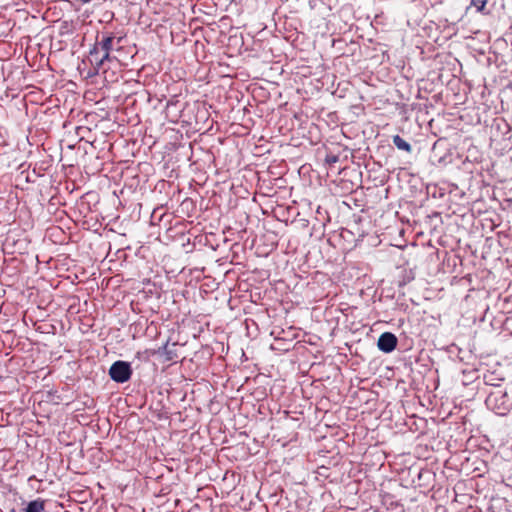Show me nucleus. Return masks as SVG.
Segmentation results:
<instances>
[{
	"label": "nucleus",
	"instance_id": "10",
	"mask_svg": "<svg viewBox=\"0 0 512 512\" xmlns=\"http://www.w3.org/2000/svg\"><path fill=\"white\" fill-rule=\"evenodd\" d=\"M339 161V156L336 154H327L325 157V163L329 166L334 165Z\"/></svg>",
	"mask_w": 512,
	"mask_h": 512
},
{
	"label": "nucleus",
	"instance_id": "1",
	"mask_svg": "<svg viewBox=\"0 0 512 512\" xmlns=\"http://www.w3.org/2000/svg\"><path fill=\"white\" fill-rule=\"evenodd\" d=\"M115 35L112 32H103L97 35L96 43L89 52L90 62L98 72L105 62H110L115 57L111 56L114 47Z\"/></svg>",
	"mask_w": 512,
	"mask_h": 512
},
{
	"label": "nucleus",
	"instance_id": "11",
	"mask_svg": "<svg viewBox=\"0 0 512 512\" xmlns=\"http://www.w3.org/2000/svg\"><path fill=\"white\" fill-rule=\"evenodd\" d=\"M33 479H36L35 475H32L30 478H29V481L33 480Z\"/></svg>",
	"mask_w": 512,
	"mask_h": 512
},
{
	"label": "nucleus",
	"instance_id": "2",
	"mask_svg": "<svg viewBox=\"0 0 512 512\" xmlns=\"http://www.w3.org/2000/svg\"><path fill=\"white\" fill-rule=\"evenodd\" d=\"M485 405L495 414L504 416L512 409V396L506 389L496 387L487 391Z\"/></svg>",
	"mask_w": 512,
	"mask_h": 512
},
{
	"label": "nucleus",
	"instance_id": "9",
	"mask_svg": "<svg viewBox=\"0 0 512 512\" xmlns=\"http://www.w3.org/2000/svg\"><path fill=\"white\" fill-rule=\"evenodd\" d=\"M489 0H471V5L475 7L477 12L485 14L486 4Z\"/></svg>",
	"mask_w": 512,
	"mask_h": 512
},
{
	"label": "nucleus",
	"instance_id": "7",
	"mask_svg": "<svg viewBox=\"0 0 512 512\" xmlns=\"http://www.w3.org/2000/svg\"><path fill=\"white\" fill-rule=\"evenodd\" d=\"M483 380L485 385L489 386L491 389H495L496 387H502L501 382L504 379L498 377L494 372H488L484 374Z\"/></svg>",
	"mask_w": 512,
	"mask_h": 512
},
{
	"label": "nucleus",
	"instance_id": "5",
	"mask_svg": "<svg viewBox=\"0 0 512 512\" xmlns=\"http://www.w3.org/2000/svg\"><path fill=\"white\" fill-rule=\"evenodd\" d=\"M46 500L37 498L35 500H31L27 503L24 508L25 512H44L45 511Z\"/></svg>",
	"mask_w": 512,
	"mask_h": 512
},
{
	"label": "nucleus",
	"instance_id": "6",
	"mask_svg": "<svg viewBox=\"0 0 512 512\" xmlns=\"http://www.w3.org/2000/svg\"><path fill=\"white\" fill-rule=\"evenodd\" d=\"M175 346L176 344H172L170 347L169 343L167 342L165 345L158 349V354L164 356L166 361H172L177 357Z\"/></svg>",
	"mask_w": 512,
	"mask_h": 512
},
{
	"label": "nucleus",
	"instance_id": "8",
	"mask_svg": "<svg viewBox=\"0 0 512 512\" xmlns=\"http://www.w3.org/2000/svg\"><path fill=\"white\" fill-rule=\"evenodd\" d=\"M392 142L399 150L407 153H412L413 151L412 145L399 135L393 136Z\"/></svg>",
	"mask_w": 512,
	"mask_h": 512
},
{
	"label": "nucleus",
	"instance_id": "3",
	"mask_svg": "<svg viewBox=\"0 0 512 512\" xmlns=\"http://www.w3.org/2000/svg\"><path fill=\"white\" fill-rule=\"evenodd\" d=\"M110 378L116 383H125L131 379L133 369L130 362L117 360L108 370Z\"/></svg>",
	"mask_w": 512,
	"mask_h": 512
},
{
	"label": "nucleus",
	"instance_id": "4",
	"mask_svg": "<svg viewBox=\"0 0 512 512\" xmlns=\"http://www.w3.org/2000/svg\"><path fill=\"white\" fill-rule=\"evenodd\" d=\"M398 344V338L392 332H383L377 341L378 349L386 354L392 353Z\"/></svg>",
	"mask_w": 512,
	"mask_h": 512
}]
</instances>
